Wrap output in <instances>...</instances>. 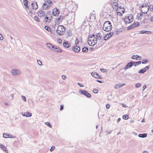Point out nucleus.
<instances>
[{"instance_id": "31", "label": "nucleus", "mask_w": 153, "mask_h": 153, "mask_svg": "<svg viewBox=\"0 0 153 153\" xmlns=\"http://www.w3.org/2000/svg\"><path fill=\"white\" fill-rule=\"evenodd\" d=\"M133 27L134 28L135 27L138 26L140 25L139 23V22H134L132 24Z\"/></svg>"}, {"instance_id": "10", "label": "nucleus", "mask_w": 153, "mask_h": 153, "mask_svg": "<svg viewBox=\"0 0 153 153\" xmlns=\"http://www.w3.org/2000/svg\"><path fill=\"white\" fill-rule=\"evenodd\" d=\"M37 14L40 17H44L45 15V12L42 10H40L37 12Z\"/></svg>"}, {"instance_id": "47", "label": "nucleus", "mask_w": 153, "mask_h": 153, "mask_svg": "<svg viewBox=\"0 0 153 153\" xmlns=\"http://www.w3.org/2000/svg\"><path fill=\"white\" fill-rule=\"evenodd\" d=\"M152 33L150 31H146V34H152Z\"/></svg>"}, {"instance_id": "14", "label": "nucleus", "mask_w": 153, "mask_h": 153, "mask_svg": "<svg viewBox=\"0 0 153 153\" xmlns=\"http://www.w3.org/2000/svg\"><path fill=\"white\" fill-rule=\"evenodd\" d=\"M52 48L53 51L57 52H61L62 50L59 47L56 46L55 47L52 46Z\"/></svg>"}, {"instance_id": "30", "label": "nucleus", "mask_w": 153, "mask_h": 153, "mask_svg": "<svg viewBox=\"0 0 153 153\" xmlns=\"http://www.w3.org/2000/svg\"><path fill=\"white\" fill-rule=\"evenodd\" d=\"M141 63V62L140 61H139L136 62H133V65L134 66H136L138 65Z\"/></svg>"}, {"instance_id": "37", "label": "nucleus", "mask_w": 153, "mask_h": 153, "mask_svg": "<svg viewBox=\"0 0 153 153\" xmlns=\"http://www.w3.org/2000/svg\"><path fill=\"white\" fill-rule=\"evenodd\" d=\"M79 42V40L78 39L76 38L75 41V45H76L78 44Z\"/></svg>"}, {"instance_id": "5", "label": "nucleus", "mask_w": 153, "mask_h": 153, "mask_svg": "<svg viewBox=\"0 0 153 153\" xmlns=\"http://www.w3.org/2000/svg\"><path fill=\"white\" fill-rule=\"evenodd\" d=\"M116 10L117 15L119 16L122 15L125 11L124 7L122 8L121 7H117Z\"/></svg>"}, {"instance_id": "36", "label": "nucleus", "mask_w": 153, "mask_h": 153, "mask_svg": "<svg viewBox=\"0 0 153 153\" xmlns=\"http://www.w3.org/2000/svg\"><path fill=\"white\" fill-rule=\"evenodd\" d=\"M34 19L37 22H39L40 20L37 16H35L34 17Z\"/></svg>"}, {"instance_id": "58", "label": "nucleus", "mask_w": 153, "mask_h": 153, "mask_svg": "<svg viewBox=\"0 0 153 153\" xmlns=\"http://www.w3.org/2000/svg\"><path fill=\"white\" fill-rule=\"evenodd\" d=\"M78 84L81 87H83L84 86L81 83H78Z\"/></svg>"}, {"instance_id": "41", "label": "nucleus", "mask_w": 153, "mask_h": 153, "mask_svg": "<svg viewBox=\"0 0 153 153\" xmlns=\"http://www.w3.org/2000/svg\"><path fill=\"white\" fill-rule=\"evenodd\" d=\"M21 97V98L22 99V100H23V101L24 102H26V99L25 97L23 96H22Z\"/></svg>"}, {"instance_id": "33", "label": "nucleus", "mask_w": 153, "mask_h": 153, "mask_svg": "<svg viewBox=\"0 0 153 153\" xmlns=\"http://www.w3.org/2000/svg\"><path fill=\"white\" fill-rule=\"evenodd\" d=\"M82 50L83 52L86 53L88 51V49L87 47H84L82 48Z\"/></svg>"}, {"instance_id": "44", "label": "nucleus", "mask_w": 153, "mask_h": 153, "mask_svg": "<svg viewBox=\"0 0 153 153\" xmlns=\"http://www.w3.org/2000/svg\"><path fill=\"white\" fill-rule=\"evenodd\" d=\"M123 119L125 120H127L128 118V116L127 115L123 116Z\"/></svg>"}, {"instance_id": "27", "label": "nucleus", "mask_w": 153, "mask_h": 153, "mask_svg": "<svg viewBox=\"0 0 153 153\" xmlns=\"http://www.w3.org/2000/svg\"><path fill=\"white\" fill-rule=\"evenodd\" d=\"M22 115L23 116H25L26 117H30L31 116V114L28 112L24 113V114H22Z\"/></svg>"}, {"instance_id": "63", "label": "nucleus", "mask_w": 153, "mask_h": 153, "mask_svg": "<svg viewBox=\"0 0 153 153\" xmlns=\"http://www.w3.org/2000/svg\"><path fill=\"white\" fill-rule=\"evenodd\" d=\"M120 118H119L117 120V121H118V122H119L120 121Z\"/></svg>"}, {"instance_id": "57", "label": "nucleus", "mask_w": 153, "mask_h": 153, "mask_svg": "<svg viewBox=\"0 0 153 153\" xmlns=\"http://www.w3.org/2000/svg\"><path fill=\"white\" fill-rule=\"evenodd\" d=\"M97 81L99 82H100V83H102L103 82V81L102 80H97Z\"/></svg>"}, {"instance_id": "12", "label": "nucleus", "mask_w": 153, "mask_h": 153, "mask_svg": "<svg viewBox=\"0 0 153 153\" xmlns=\"http://www.w3.org/2000/svg\"><path fill=\"white\" fill-rule=\"evenodd\" d=\"M91 75L93 76L97 79H102V77L101 76L99 75L97 73L92 72L91 73Z\"/></svg>"}, {"instance_id": "53", "label": "nucleus", "mask_w": 153, "mask_h": 153, "mask_svg": "<svg viewBox=\"0 0 153 153\" xmlns=\"http://www.w3.org/2000/svg\"><path fill=\"white\" fill-rule=\"evenodd\" d=\"M110 105L108 104H107L106 105V107L107 109H108L110 108Z\"/></svg>"}, {"instance_id": "23", "label": "nucleus", "mask_w": 153, "mask_h": 153, "mask_svg": "<svg viewBox=\"0 0 153 153\" xmlns=\"http://www.w3.org/2000/svg\"><path fill=\"white\" fill-rule=\"evenodd\" d=\"M111 4L112 6L114 9L116 8L118 6V3L116 2H113L112 1Z\"/></svg>"}, {"instance_id": "7", "label": "nucleus", "mask_w": 153, "mask_h": 153, "mask_svg": "<svg viewBox=\"0 0 153 153\" xmlns=\"http://www.w3.org/2000/svg\"><path fill=\"white\" fill-rule=\"evenodd\" d=\"M149 10V8L148 6H142L141 8V11L142 13L144 14H146Z\"/></svg>"}, {"instance_id": "9", "label": "nucleus", "mask_w": 153, "mask_h": 153, "mask_svg": "<svg viewBox=\"0 0 153 153\" xmlns=\"http://www.w3.org/2000/svg\"><path fill=\"white\" fill-rule=\"evenodd\" d=\"M80 92L81 94L85 95L88 97H90L91 96V95L85 90H82L80 91Z\"/></svg>"}, {"instance_id": "2", "label": "nucleus", "mask_w": 153, "mask_h": 153, "mask_svg": "<svg viewBox=\"0 0 153 153\" xmlns=\"http://www.w3.org/2000/svg\"><path fill=\"white\" fill-rule=\"evenodd\" d=\"M103 30L106 31H110L112 28V26L111 22L109 21L105 22L103 26Z\"/></svg>"}, {"instance_id": "51", "label": "nucleus", "mask_w": 153, "mask_h": 153, "mask_svg": "<svg viewBox=\"0 0 153 153\" xmlns=\"http://www.w3.org/2000/svg\"><path fill=\"white\" fill-rule=\"evenodd\" d=\"M3 39V37L2 35L0 34V40H2Z\"/></svg>"}, {"instance_id": "50", "label": "nucleus", "mask_w": 153, "mask_h": 153, "mask_svg": "<svg viewBox=\"0 0 153 153\" xmlns=\"http://www.w3.org/2000/svg\"><path fill=\"white\" fill-rule=\"evenodd\" d=\"M93 92L95 93H97L98 92L97 90L96 89H94Z\"/></svg>"}, {"instance_id": "43", "label": "nucleus", "mask_w": 153, "mask_h": 153, "mask_svg": "<svg viewBox=\"0 0 153 153\" xmlns=\"http://www.w3.org/2000/svg\"><path fill=\"white\" fill-rule=\"evenodd\" d=\"M141 86V84L140 83H137L135 85V87L136 88H138Z\"/></svg>"}, {"instance_id": "32", "label": "nucleus", "mask_w": 153, "mask_h": 153, "mask_svg": "<svg viewBox=\"0 0 153 153\" xmlns=\"http://www.w3.org/2000/svg\"><path fill=\"white\" fill-rule=\"evenodd\" d=\"M147 136V134L146 133H144L143 134H140L139 135V137H145Z\"/></svg>"}, {"instance_id": "49", "label": "nucleus", "mask_w": 153, "mask_h": 153, "mask_svg": "<svg viewBox=\"0 0 153 153\" xmlns=\"http://www.w3.org/2000/svg\"><path fill=\"white\" fill-rule=\"evenodd\" d=\"M37 62L38 64L40 65H41L42 64V62L40 60H37Z\"/></svg>"}, {"instance_id": "22", "label": "nucleus", "mask_w": 153, "mask_h": 153, "mask_svg": "<svg viewBox=\"0 0 153 153\" xmlns=\"http://www.w3.org/2000/svg\"><path fill=\"white\" fill-rule=\"evenodd\" d=\"M12 74L14 76H16L18 74L19 71L17 69H13L11 71Z\"/></svg>"}, {"instance_id": "20", "label": "nucleus", "mask_w": 153, "mask_h": 153, "mask_svg": "<svg viewBox=\"0 0 153 153\" xmlns=\"http://www.w3.org/2000/svg\"><path fill=\"white\" fill-rule=\"evenodd\" d=\"M131 58L133 59H136L137 60H140L141 59V57L140 56H138L137 55H134L131 56Z\"/></svg>"}, {"instance_id": "45", "label": "nucleus", "mask_w": 153, "mask_h": 153, "mask_svg": "<svg viewBox=\"0 0 153 153\" xmlns=\"http://www.w3.org/2000/svg\"><path fill=\"white\" fill-rule=\"evenodd\" d=\"M55 148V147L54 146H52L51 147V148L50 149V151L51 152H52L53 150Z\"/></svg>"}, {"instance_id": "11", "label": "nucleus", "mask_w": 153, "mask_h": 153, "mask_svg": "<svg viewBox=\"0 0 153 153\" xmlns=\"http://www.w3.org/2000/svg\"><path fill=\"white\" fill-rule=\"evenodd\" d=\"M59 13V11L56 8H53V15L56 16H57Z\"/></svg>"}, {"instance_id": "46", "label": "nucleus", "mask_w": 153, "mask_h": 153, "mask_svg": "<svg viewBox=\"0 0 153 153\" xmlns=\"http://www.w3.org/2000/svg\"><path fill=\"white\" fill-rule=\"evenodd\" d=\"M45 124L48 126L50 128H51L52 126L51 125V124L48 123V122H46L45 123Z\"/></svg>"}, {"instance_id": "34", "label": "nucleus", "mask_w": 153, "mask_h": 153, "mask_svg": "<svg viewBox=\"0 0 153 153\" xmlns=\"http://www.w3.org/2000/svg\"><path fill=\"white\" fill-rule=\"evenodd\" d=\"M146 70L144 68H143L141 69L140 70L138 71V73H144L146 71Z\"/></svg>"}, {"instance_id": "59", "label": "nucleus", "mask_w": 153, "mask_h": 153, "mask_svg": "<svg viewBox=\"0 0 153 153\" xmlns=\"http://www.w3.org/2000/svg\"><path fill=\"white\" fill-rule=\"evenodd\" d=\"M91 16L90 17V19H91V17H92L94 19H95V17L94 16V15L93 14L92 15L91 14Z\"/></svg>"}, {"instance_id": "15", "label": "nucleus", "mask_w": 153, "mask_h": 153, "mask_svg": "<svg viewBox=\"0 0 153 153\" xmlns=\"http://www.w3.org/2000/svg\"><path fill=\"white\" fill-rule=\"evenodd\" d=\"M113 34V33L112 32L109 33L104 37V39L105 40H107L110 38Z\"/></svg>"}, {"instance_id": "29", "label": "nucleus", "mask_w": 153, "mask_h": 153, "mask_svg": "<svg viewBox=\"0 0 153 153\" xmlns=\"http://www.w3.org/2000/svg\"><path fill=\"white\" fill-rule=\"evenodd\" d=\"M45 28L48 31H49L51 32H52L51 29L49 26H46L45 27Z\"/></svg>"}, {"instance_id": "52", "label": "nucleus", "mask_w": 153, "mask_h": 153, "mask_svg": "<svg viewBox=\"0 0 153 153\" xmlns=\"http://www.w3.org/2000/svg\"><path fill=\"white\" fill-rule=\"evenodd\" d=\"M140 33L142 34H146V31L141 30L140 31Z\"/></svg>"}, {"instance_id": "25", "label": "nucleus", "mask_w": 153, "mask_h": 153, "mask_svg": "<svg viewBox=\"0 0 153 153\" xmlns=\"http://www.w3.org/2000/svg\"><path fill=\"white\" fill-rule=\"evenodd\" d=\"M143 17V15L141 13H138L137 15V19L139 20H140Z\"/></svg>"}, {"instance_id": "64", "label": "nucleus", "mask_w": 153, "mask_h": 153, "mask_svg": "<svg viewBox=\"0 0 153 153\" xmlns=\"http://www.w3.org/2000/svg\"><path fill=\"white\" fill-rule=\"evenodd\" d=\"M143 153H148V152L147 151H144Z\"/></svg>"}, {"instance_id": "13", "label": "nucleus", "mask_w": 153, "mask_h": 153, "mask_svg": "<svg viewBox=\"0 0 153 153\" xmlns=\"http://www.w3.org/2000/svg\"><path fill=\"white\" fill-rule=\"evenodd\" d=\"M31 7L33 9L36 10L38 8L37 3L35 1H33L31 4Z\"/></svg>"}, {"instance_id": "16", "label": "nucleus", "mask_w": 153, "mask_h": 153, "mask_svg": "<svg viewBox=\"0 0 153 153\" xmlns=\"http://www.w3.org/2000/svg\"><path fill=\"white\" fill-rule=\"evenodd\" d=\"M72 50L74 52H78L80 50V48L77 45H75L73 47Z\"/></svg>"}, {"instance_id": "35", "label": "nucleus", "mask_w": 153, "mask_h": 153, "mask_svg": "<svg viewBox=\"0 0 153 153\" xmlns=\"http://www.w3.org/2000/svg\"><path fill=\"white\" fill-rule=\"evenodd\" d=\"M57 40L58 42L60 44H61L62 43V40L60 39L59 38H57Z\"/></svg>"}, {"instance_id": "42", "label": "nucleus", "mask_w": 153, "mask_h": 153, "mask_svg": "<svg viewBox=\"0 0 153 153\" xmlns=\"http://www.w3.org/2000/svg\"><path fill=\"white\" fill-rule=\"evenodd\" d=\"M133 25H130L129 26L128 28H127V30H131V29H132L133 28H134V27H133Z\"/></svg>"}, {"instance_id": "8", "label": "nucleus", "mask_w": 153, "mask_h": 153, "mask_svg": "<svg viewBox=\"0 0 153 153\" xmlns=\"http://www.w3.org/2000/svg\"><path fill=\"white\" fill-rule=\"evenodd\" d=\"M52 19V15L50 14H47L45 18V21L47 22H50Z\"/></svg>"}, {"instance_id": "39", "label": "nucleus", "mask_w": 153, "mask_h": 153, "mask_svg": "<svg viewBox=\"0 0 153 153\" xmlns=\"http://www.w3.org/2000/svg\"><path fill=\"white\" fill-rule=\"evenodd\" d=\"M148 62V60L146 59H143L142 61V63L143 64H146Z\"/></svg>"}, {"instance_id": "38", "label": "nucleus", "mask_w": 153, "mask_h": 153, "mask_svg": "<svg viewBox=\"0 0 153 153\" xmlns=\"http://www.w3.org/2000/svg\"><path fill=\"white\" fill-rule=\"evenodd\" d=\"M14 97V95L13 94H10L9 97L8 98L10 100H11L13 99V97Z\"/></svg>"}, {"instance_id": "6", "label": "nucleus", "mask_w": 153, "mask_h": 153, "mask_svg": "<svg viewBox=\"0 0 153 153\" xmlns=\"http://www.w3.org/2000/svg\"><path fill=\"white\" fill-rule=\"evenodd\" d=\"M133 20L132 16L130 15L128 16H125L124 19V21L126 24H129Z\"/></svg>"}, {"instance_id": "26", "label": "nucleus", "mask_w": 153, "mask_h": 153, "mask_svg": "<svg viewBox=\"0 0 153 153\" xmlns=\"http://www.w3.org/2000/svg\"><path fill=\"white\" fill-rule=\"evenodd\" d=\"M0 148L3 151L7 152V150L5 146L2 144H0Z\"/></svg>"}, {"instance_id": "21", "label": "nucleus", "mask_w": 153, "mask_h": 153, "mask_svg": "<svg viewBox=\"0 0 153 153\" xmlns=\"http://www.w3.org/2000/svg\"><path fill=\"white\" fill-rule=\"evenodd\" d=\"M3 137L4 138H13V137L11 134H8L7 133H4L3 134Z\"/></svg>"}, {"instance_id": "48", "label": "nucleus", "mask_w": 153, "mask_h": 153, "mask_svg": "<svg viewBox=\"0 0 153 153\" xmlns=\"http://www.w3.org/2000/svg\"><path fill=\"white\" fill-rule=\"evenodd\" d=\"M97 37L99 39H100L102 37V36L99 33L97 34Z\"/></svg>"}, {"instance_id": "18", "label": "nucleus", "mask_w": 153, "mask_h": 153, "mask_svg": "<svg viewBox=\"0 0 153 153\" xmlns=\"http://www.w3.org/2000/svg\"><path fill=\"white\" fill-rule=\"evenodd\" d=\"M23 3L24 5H25L26 9L27 10H28L29 9V7L28 5V1L27 0H24L23 1Z\"/></svg>"}, {"instance_id": "61", "label": "nucleus", "mask_w": 153, "mask_h": 153, "mask_svg": "<svg viewBox=\"0 0 153 153\" xmlns=\"http://www.w3.org/2000/svg\"><path fill=\"white\" fill-rule=\"evenodd\" d=\"M100 70L101 71H102V72H104V71L105 69H104L102 68Z\"/></svg>"}, {"instance_id": "28", "label": "nucleus", "mask_w": 153, "mask_h": 153, "mask_svg": "<svg viewBox=\"0 0 153 153\" xmlns=\"http://www.w3.org/2000/svg\"><path fill=\"white\" fill-rule=\"evenodd\" d=\"M63 16H60L57 19L58 20V22H61L63 19Z\"/></svg>"}, {"instance_id": "3", "label": "nucleus", "mask_w": 153, "mask_h": 153, "mask_svg": "<svg viewBox=\"0 0 153 153\" xmlns=\"http://www.w3.org/2000/svg\"><path fill=\"white\" fill-rule=\"evenodd\" d=\"M65 31V28L63 25H59L57 27L56 32L58 35H63Z\"/></svg>"}, {"instance_id": "54", "label": "nucleus", "mask_w": 153, "mask_h": 153, "mask_svg": "<svg viewBox=\"0 0 153 153\" xmlns=\"http://www.w3.org/2000/svg\"><path fill=\"white\" fill-rule=\"evenodd\" d=\"M146 85H144L143 87V91L146 88Z\"/></svg>"}, {"instance_id": "4", "label": "nucleus", "mask_w": 153, "mask_h": 153, "mask_svg": "<svg viewBox=\"0 0 153 153\" xmlns=\"http://www.w3.org/2000/svg\"><path fill=\"white\" fill-rule=\"evenodd\" d=\"M53 4V2L51 0H47L42 4V8L45 10H48Z\"/></svg>"}, {"instance_id": "1", "label": "nucleus", "mask_w": 153, "mask_h": 153, "mask_svg": "<svg viewBox=\"0 0 153 153\" xmlns=\"http://www.w3.org/2000/svg\"><path fill=\"white\" fill-rule=\"evenodd\" d=\"M97 38L94 35L89 36L88 38V45L91 46H94L97 44Z\"/></svg>"}, {"instance_id": "17", "label": "nucleus", "mask_w": 153, "mask_h": 153, "mask_svg": "<svg viewBox=\"0 0 153 153\" xmlns=\"http://www.w3.org/2000/svg\"><path fill=\"white\" fill-rule=\"evenodd\" d=\"M133 62H130L129 63H128L127 65L125 67V70H126L129 68L131 67L133 65Z\"/></svg>"}, {"instance_id": "24", "label": "nucleus", "mask_w": 153, "mask_h": 153, "mask_svg": "<svg viewBox=\"0 0 153 153\" xmlns=\"http://www.w3.org/2000/svg\"><path fill=\"white\" fill-rule=\"evenodd\" d=\"M125 85V83H123L120 84H116L114 86V88L115 89H118L120 87H121L122 86H124Z\"/></svg>"}, {"instance_id": "56", "label": "nucleus", "mask_w": 153, "mask_h": 153, "mask_svg": "<svg viewBox=\"0 0 153 153\" xmlns=\"http://www.w3.org/2000/svg\"><path fill=\"white\" fill-rule=\"evenodd\" d=\"M63 106L62 105H61L60 106V110H62L63 109Z\"/></svg>"}, {"instance_id": "40", "label": "nucleus", "mask_w": 153, "mask_h": 153, "mask_svg": "<svg viewBox=\"0 0 153 153\" xmlns=\"http://www.w3.org/2000/svg\"><path fill=\"white\" fill-rule=\"evenodd\" d=\"M125 0H118L117 2L118 3H119L120 4L122 3H123L124 2Z\"/></svg>"}, {"instance_id": "55", "label": "nucleus", "mask_w": 153, "mask_h": 153, "mask_svg": "<svg viewBox=\"0 0 153 153\" xmlns=\"http://www.w3.org/2000/svg\"><path fill=\"white\" fill-rule=\"evenodd\" d=\"M66 78V76L65 75H62V78L63 79H65Z\"/></svg>"}, {"instance_id": "60", "label": "nucleus", "mask_w": 153, "mask_h": 153, "mask_svg": "<svg viewBox=\"0 0 153 153\" xmlns=\"http://www.w3.org/2000/svg\"><path fill=\"white\" fill-rule=\"evenodd\" d=\"M144 69L146 70V71L147 70H148L149 69V67L148 66H147L144 68Z\"/></svg>"}, {"instance_id": "19", "label": "nucleus", "mask_w": 153, "mask_h": 153, "mask_svg": "<svg viewBox=\"0 0 153 153\" xmlns=\"http://www.w3.org/2000/svg\"><path fill=\"white\" fill-rule=\"evenodd\" d=\"M63 46L65 48H69L71 46V45L68 42L65 41L63 43Z\"/></svg>"}, {"instance_id": "62", "label": "nucleus", "mask_w": 153, "mask_h": 153, "mask_svg": "<svg viewBox=\"0 0 153 153\" xmlns=\"http://www.w3.org/2000/svg\"><path fill=\"white\" fill-rule=\"evenodd\" d=\"M122 105L124 107L126 108V105H124L123 104H122Z\"/></svg>"}]
</instances>
